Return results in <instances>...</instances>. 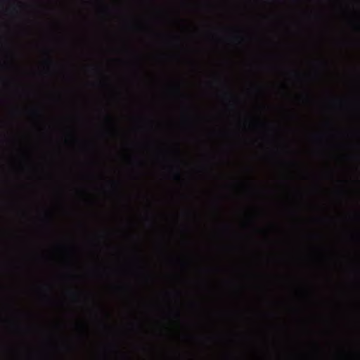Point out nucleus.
<instances>
[{
	"label": "nucleus",
	"instance_id": "20e7f679",
	"mask_svg": "<svg viewBox=\"0 0 360 360\" xmlns=\"http://www.w3.org/2000/svg\"><path fill=\"white\" fill-rule=\"evenodd\" d=\"M32 115L36 116L39 114V110L37 108L32 109L29 112Z\"/></svg>",
	"mask_w": 360,
	"mask_h": 360
},
{
	"label": "nucleus",
	"instance_id": "6e6552de",
	"mask_svg": "<svg viewBox=\"0 0 360 360\" xmlns=\"http://www.w3.org/2000/svg\"><path fill=\"white\" fill-rule=\"evenodd\" d=\"M47 303H48V304H52V301H51V300H48Z\"/></svg>",
	"mask_w": 360,
	"mask_h": 360
},
{
	"label": "nucleus",
	"instance_id": "f257e3e1",
	"mask_svg": "<svg viewBox=\"0 0 360 360\" xmlns=\"http://www.w3.org/2000/svg\"><path fill=\"white\" fill-rule=\"evenodd\" d=\"M169 177L174 180H179L180 179L179 168L176 167L174 169H170L169 170Z\"/></svg>",
	"mask_w": 360,
	"mask_h": 360
},
{
	"label": "nucleus",
	"instance_id": "7ed1b4c3",
	"mask_svg": "<svg viewBox=\"0 0 360 360\" xmlns=\"http://www.w3.org/2000/svg\"><path fill=\"white\" fill-rule=\"evenodd\" d=\"M323 137H324V134H315V135L314 136V139L316 141H321Z\"/></svg>",
	"mask_w": 360,
	"mask_h": 360
},
{
	"label": "nucleus",
	"instance_id": "1a4fd4ad",
	"mask_svg": "<svg viewBox=\"0 0 360 360\" xmlns=\"http://www.w3.org/2000/svg\"><path fill=\"white\" fill-rule=\"evenodd\" d=\"M101 134H102L103 136H105V131H102Z\"/></svg>",
	"mask_w": 360,
	"mask_h": 360
},
{
	"label": "nucleus",
	"instance_id": "9b49d317",
	"mask_svg": "<svg viewBox=\"0 0 360 360\" xmlns=\"http://www.w3.org/2000/svg\"><path fill=\"white\" fill-rule=\"evenodd\" d=\"M176 316H179V312H176Z\"/></svg>",
	"mask_w": 360,
	"mask_h": 360
},
{
	"label": "nucleus",
	"instance_id": "0eeeda50",
	"mask_svg": "<svg viewBox=\"0 0 360 360\" xmlns=\"http://www.w3.org/2000/svg\"><path fill=\"white\" fill-rule=\"evenodd\" d=\"M123 359H124V360H131L129 358H127L126 356H124Z\"/></svg>",
	"mask_w": 360,
	"mask_h": 360
},
{
	"label": "nucleus",
	"instance_id": "39448f33",
	"mask_svg": "<svg viewBox=\"0 0 360 360\" xmlns=\"http://www.w3.org/2000/svg\"><path fill=\"white\" fill-rule=\"evenodd\" d=\"M134 162L135 165H140L141 164V160L139 158H136L134 160Z\"/></svg>",
	"mask_w": 360,
	"mask_h": 360
},
{
	"label": "nucleus",
	"instance_id": "9d476101",
	"mask_svg": "<svg viewBox=\"0 0 360 360\" xmlns=\"http://www.w3.org/2000/svg\"><path fill=\"white\" fill-rule=\"evenodd\" d=\"M230 103H231V104H233V100H231V101H230Z\"/></svg>",
	"mask_w": 360,
	"mask_h": 360
},
{
	"label": "nucleus",
	"instance_id": "423d86ee",
	"mask_svg": "<svg viewBox=\"0 0 360 360\" xmlns=\"http://www.w3.org/2000/svg\"><path fill=\"white\" fill-rule=\"evenodd\" d=\"M233 38L234 39H238L239 38V36L238 35H234V36H233Z\"/></svg>",
	"mask_w": 360,
	"mask_h": 360
},
{
	"label": "nucleus",
	"instance_id": "f03ea898",
	"mask_svg": "<svg viewBox=\"0 0 360 360\" xmlns=\"http://www.w3.org/2000/svg\"><path fill=\"white\" fill-rule=\"evenodd\" d=\"M41 221L43 222V225L46 227H49L51 226V221L47 214H45L42 218Z\"/></svg>",
	"mask_w": 360,
	"mask_h": 360
}]
</instances>
